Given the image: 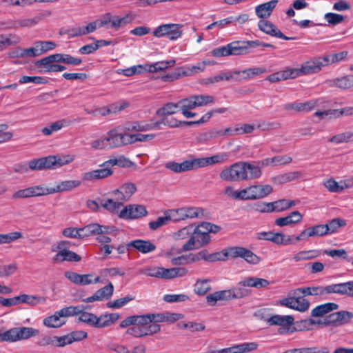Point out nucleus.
Returning a JSON list of instances; mask_svg holds the SVG:
<instances>
[{"label": "nucleus", "instance_id": "obj_1", "mask_svg": "<svg viewBox=\"0 0 353 353\" xmlns=\"http://www.w3.org/2000/svg\"><path fill=\"white\" fill-rule=\"evenodd\" d=\"M188 270L181 267L164 268L157 266H145L138 270L139 274H144L148 276L166 280L182 277L185 276Z\"/></svg>", "mask_w": 353, "mask_h": 353}, {"label": "nucleus", "instance_id": "obj_2", "mask_svg": "<svg viewBox=\"0 0 353 353\" xmlns=\"http://www.w3.org/2000/svg\"><path fill=\"white\" fill-rule=\"evenodd\" d=\"M210 241V236L204 230L201 225L194 227L192 234L190 239L182 245L181 248L178 250L177 253L180 254L183 252L192 251L199 249Z\"/></svg>", "mask_w": 353, "mask_h": 353}, {"label": "nucleus", "instance_id": "obj_3", "mask_svg": "<svg viewBox=\"0 0 353 353\" xmlns=\"http://www.w3.org/2000/svg\"><path fill=\"white\" fill-rule=\"evenodd\" d=\"M39 330L33 327H15L0 332V342L14 343L28 339L39 334Z\"/></svg>", "mask_w": 353, "mask_h": 353}, {"label": "nucleus", "instance_id": "obj_4", "mask_svg": "<svg viewBox=\"0 0 353 353\" xmlns=\"http://www.w3.org/2000/svg\"><path fill=\"white\" fill-rule=\"evenodd\" d=\"M220 178L229 182H239L248 180L244 161L236 162L223 169L219 174Z\"/></svg>", "mask_w": 353, "mask_h": 353}, {"label": "nucleus", "instance_id": "obj_5", "mask_svg": "<svg viewBox=\"0 0 353 353\" xmlns=\"http://www.w3.org/2000/svg\"><path fill=\"white\" fill-rule=\"evenodd\" d=\"M224 256L244 259L248 263L256 265L261 261V258L255 254L252 250L242 246L228 247L223 250Z\"/></svg>", "mask_w": 353, "mask_h": 353}, {"label": "nucleus", "instance_id": "obj_6", "mask_svg": "<svg viewBox=\"0 0 353 353\" xmlns=\"http://www.w3.org/2000/svg\"><path fill=\"white\" fill-rule=\"evenodd\" d=\"M352 318V312L342 310L326 316L323 321L320 320L317 323L323 324L325 326L339 327L350 323Z\"/></svg>", "mask_w": 353, "mask_h": 353}, {"label": "nucleus", "instance_id": "obj_7", "mask_svg": "<svg viewBox=\"0 0 353 353\" xmlns=\"http://www.w3.org/2000/svg\"><path fill=\"white\" fill-rule=\"evenodd\" d=\"M323 67H325V65L322 57L314 58L303 63L300 68H293L294 77L296 78L303 75L317 73Z\"/></svg>", "mask_w": 353, "mask_h": 353}, {"label": "nucleus", "instance_id": "obj_8", "mask_svg": "<svg viewBox=\"0 0 353 353\" xmlns=\"http://www.w3.org/2000/svg\"><path fill=\"white\" fill-rule=\"evenodd\" d=\"M129 137L130 134L123 133L117 127L108 132L105 141L107 142L108 148H118L130 145Z\"/></svg>", "mask_w": 353, "mask_h": 353}, {"label": "nucleus", "instance_id": "obj_9", "mask_svg": "<svg viewBox=\"0 0 353 353\" xmlns=\"http://www.w3.org/2000/svg\"><path fill=\"white\" fill-rule=\"evenodd\" d=\"M117 229L113 225H103L99 223H91L79 228L81 239L90 236L112 233Z\"/></svg>", "mask_w": 353, "mask_h": 353}, {"label": "nucleus", "instance_id": "obj_10", "mask_svg": "<svg viewBox=\"0 0 353 353\" xmlns=\"http://www.w3.org/2000/svg\"><path fill=\"white\" fill-rule=\"evenodd\" d=\"M182 26L176 23L163 24L157 27L153 32L156 37H168L170 40H176L182 34Z\"/></svg>", "mask_w": 353, "mask_h": 353}, {"label": "nucleus", "instance_id": "obj_11", "mask_svg": "<svg viewBox=\"0 0 353 353\" xmlns=\"http://www.w3.org/2000/svg\"><path fill=\"white\" fill-rule=\"evenodd\" d=\"M269 325H279L280 334L288 333L294 323V318L290 315L281 316L275 314L266 320Z\"/></svg>", "mask_w": 353, "mask_h": 353}, {"label": "nucleus", "instance_id": "obj_12", "mask_svg": "<svg viewBox=\"0 0 353 353\" xmlns=\"http://www.w3.org/2000/svg\"><path fill=\"white\" fill-rule=\"evenodd\" d=\"M108 161H106L100 165L101 168L88 172L83 174V179L84 181H94L107 178L111 176L113 170L110 165H108Z\"/></svg>", "mask_w": 353, "mask_h": 353}, {"label": "nucleus", "instance_id": "obj_13", "mask_svg": "<svg viewBox=\"0 0 353 353\" xmlns=\"http://www.w3.org/2000/svg\"><path fill=\"white\" fill-rule=\"evenodd\" d=\"M230 55H245L250 52L251 48L257 47V43L252 41H236L229 43Z\"/></svg>", "mask_w": 353, "mask_h": 353}, {"label": "nucleus", "instance_id": "obj_14", "mask_svg": "<svg viewBox=\"0 0 353 353\" xmlns=\"http://www.w3.org/2000/svg\"><path fill=\"white\" fill-rule=\"evenodd\" d=\"M148 214L146 208L142 205H129L119 213V217L125 219H139Z\"/></svg>", "mask_w": 353, "mask_h": 353}, {"label": "nucleus", "instance_id": "obj_15", "mask_svg": "<svg viewBox=\"0 0 353 353\" xmlns=\"http://www.w3.org/2000/svg\"><path fill=\"white\" fill-rule=\"evenodd\" d=\"M165 167L175 173H181L197 169L196 158H191L181 163L170 161L165 163Z\"/></svg>", "mask_w": 353, "mask_h": 353}, {"label": "nucleus", "instance_id": "obj_16", "mask_svg": "<svg viewBox=\"0 0 353 353\" xmlns=\"http://www.w3.org/2000/svg\"><path fill=\"white\" fill-rule=\"evenodd\" d=\"M229 157V153L221 152L209 157L196 158L197 169L217 163H223L228 161Z\"/></svg>", "mask_w": 353, "mask_h": 353}, {"label": "nucleus", "instance_id": "obj_17", "mask_svg": "<svg viewBox=\"0 0 353 353\" xmlns=\"http://www.w3.org/2000/svg\"><path fill=\"white\" fill-rule=\"evenodd\" d=\"M64 275L71 282L80 285H89L92 283H97L100 280L99 276H97L92 280V274H79L71 271H66Z\"/></svg>", "mask_w": 353, "mask_h": 353}, {"label": "nucleus", "instance_id": "obj_18", "mask_svg": "<svg viewBox=\"0 0 353 353\" xmlns=\"http://www.w3.org/2000/svg\"><path fill=\"white\" fill-rule=\"evenodd\" d=\"M259 28L272 37L283 39L285 40H292L294 37H288L284 35L272 23L269 21L260 20L258 23Z\"/></svg>", "mask_w": 353, "mask_h": 353}, {"label": "nucleus", "instance_id": "obj_19", "mask_svg": "<svg viewBox=\"0 0 353 353\" xmlns=\"http://www.w3.org/2000/svg\"><path fill=\"white\" fill-rule=\"evenodd\" d=\"M54 156H48L39 159H34L29 161V168L31 170H42L46 169H55Z\"/></svg>", "mask_w": 353, "mask_h": 353}, {"label": "nucleus", "instance_id": "obj_20", "mask_svg": "<svg viewBox=\"0 0 353 353\" xmlns=\"http://www.w3.org/2000/svg\"><path fill=\"white\" fill-rule=\"evenodd\" d=\"M114 292V286L112 283H109L105 287L98 290L92 296L83 300L85 303L94 301H100L109 299Z\"/></svg>", "mask_w": 353, "mask_h": 353}, {"label": "nucleus", "instance_id": "obj_21", "mask_svg": "<svg viewBox=\"0 0 353 353\" xmlns=\"http://www.w3.org/2000/svg\"><path fill=\"white\" fill-rule=\"evenodd\" d=\"M273 191L270 185L256 184L249 186V192L252 200L265 198Z\"/></svg>", "mask_w": 353, "mask_h": 353}, {"label": "nucleus", "instance_id": "obj_22", "mask_svg": "<svg viewBox=\"0 0 353 353\" xmlns=\"http://www.w3.org/2000/svg\"><path fill=\"white\" fill-rule=\"evenodd\" d=\"M152 323H174L176 321L181 319L183 317L181 314L179 313H170V312H162V313H150Z\"/></svg>", "mask_w": 353, "mask_h": 353}, {"label": "nucleus", "instance_id": "obj_23", "mask_svg": "<svg viewBox=\"0 0 353 353\" xmlns=\"http://www.w3.org/2000/svg\"><path fill=\"white\" fill-rule=\"evenodd\" d=\"M316 105V101L310 100L304 103L294 102L283 105V109L288 111L294 110L298 112H307Z\"/></svg>", "mask_w": 353, "mask_h": 353}, {"label": "nucleus", "instance_id": "obj_24", "mask_svg": "<svg viewBox=\"0 0 353 353\" xmlns=\"http://www.w3.org/2000/svg\"><path fill=\"white\" fill-rule=\"evenodd\" d=\"M303 215L297 210L293 211L286 216L275 219V224L279 227L295 225L301 221Z\"/></svg>", "mask_w": 353, "mask_h": 353}, {"label": "nucleus", "instance_id": "obj_25", "mask_svg": "<svg viewBox=\"0 0 353 353\" xmlns=\"http://www.w3.org/2000/svg\"><path fill=\"white\" fill-rule=\"evenodd\" d=\"M258 344L254 342L244 343L218 350L217 353H245L256 350Z\"/></svg>", "mask_w": 353, "mask_h": 353}, {"label": "nucleus", "instance_id": "obj_26", "mask_svg": "<svg viewBox=\"0 0 353 353\" xmlns=\"http://www.w3.org/2000/svg\"><path fill=\"white\" fill-rule=\"evenodd\" d=\"M136 185L132 183H126L121 185L119 189L112 192L117 196V199L120 201H128L132 195L136 192Z\"/></svg>", "mask_w": 353, "mask_h": 353}, {"label": "nucleus", "instance_id": "obj_27", "mask_svg": "<svg viewBox=\"0 0 353 353\" xmlns=\"http://www.w3.org/2000/svg\"><path fill=\"white\" fill-rule=\"evenodd\" d=\"M278 3V0H271L255 8L256 16L260 19L268 18Z\"/></svg>", "mask_w": 353, "mask_h": 353}, {"label": "nucleus", "instance_id": "obj_28", "mask_svg": "<svg viewBox=\"0 0 353 353\" xmlns=\"http://www.w3.org/2000/svg\"><path fill=\"white\" fill-rule=\"evenodd\" d=\"M128 248H134L141 253L145 254L151 252L156 249L154 244L150 241L137 239L132 241L127 244Z\"/></svg>", "mask_w": 353, "mask_h": 353}, {"label": "nucleus", "instance_id": "obj_29", "mask_svg": "<svg viewBox=\"0 0 353 353\" xmlns=\"http://www.w3.org/2000/svg\"><path fill=\"white\" fill-rule=\"evenodd\" d=\"M78 319L79 321L85 323L90 326L101 328V316H97L94 314L81 310Z\"/></svg>", "mask_w": 353, "mask_h": 353}, {"label": "nucleus", "instance_id": "obj_30", "mask_svg": "<svg viewBox=\"0 0 353 353\" xmlns=\"http://www.w3.org/2000/svg\"><path fill=\"white\" fill-rule=\"evenodd\" d=\"M231 299H232V290L217 291L206 296L207 303L210 305H215L218 301H227Z\"/></svg>", "mask_w": 353, "mask_h": 353}, {"label": "nucleus", "instance_id": "obj_31", "mask_svg": "<svg viewBox=\"0 0 353 353\" xmlns=\"http://www.w3.org/2000/svg\"><path fill=\"white\" fill-rule=\"evenodd\" d=\"M81 258L79 255L68 250H59L53 258V260L57 262H79L81 261Z\"/></svg>", "mask_w": 353, "mask_h": 353}, {"label": "nucleus", "instance_id": "obj_32", "mask_svg": "<svg viewBox=\"0 0 353 353\" xmlns=\"http://www.w3.org/2000/svg\"><path fill=\"white\" fill-rule=\"evenodd\" d=\"M289 79H294L293 68H287L285 70L274 72L267 77L266 80L274 83Z\"/></svg>", "mask_w": 353, "mask_h": 353}, {"label": "nucleus", "instance_id": "obj_33", "mask_svg": "<svg viewBox=\"0 0 353 353\" xmlns=\"http://www.w3.org/2000/svg\"><path fill=\"white\" fill-rule=\"evenodd\" d=\"M244 166L248 180L256 179L261 176L262 171L257 162L244 161Z\"/></svg>", "mask_w": 353, "mask_h": 353}, {"label": "nucleus", "instance_id": "obj_34", "mask_svg": "<svg viewBox=\"0 0 353 353\" xmlns=\"http://www.w3.org/2000/svg\"><path fill=\"white\" fill-rule=\"evenodd\" d=\"M79 180L63 181L58 183L56 186L52 188L51 192L57 193L65 191H70L81 185Z\"/></svg>", "mask_w": 353, "mask_h": 353}, {"label": "nucleus", "instance_id": "obj_35", "mask_svg": "<svg viewBox=\"0 0 353 353\" xmlns=\"http://www.w3.org/2000/svg\"><path fill=\"white\" fill-rule=\"evenodd\" d=\"M174 210H169L165 212V216H160L154 221H150L149 223V227L151 230H155L159 228L164 225L168 221L172 220L174 221H179V219L174 217Z\"/></svg>", "mask_w": 353, "mask_h": 353}, {"label": "nucleus", "instance_id": "obj_36", "mask_svg": "<svg viewBox=\"0 0 353 353\" xmlns=\"http://www.w3.org/2000/svg\"><path fill=\"white\" fill-rule=\"evenodd\" d=\"M240 74H241V72L237 71V70L230 72L229 73H221L219 75L208 78L206 80L205 83L206 84L214 83H217L220 81H230V80L241 81V79H238L237 77L234 76V75L239 76V75H240Z\"/></svg>", "mask_w": 353, "mask_h": 353}, {"label": "nucleus", "instance_id": "obj_37", "mask_svg": "<svg viewBox=\"0 0 353 353\" xmlns=\"http://www.w3.org/2000/svg\"><path fill=\"white\" fill-rule=\"evenodd\" d=\"M339 307V305L335 303H324L314 307L311 312V315L316 317L322 316L330 312L337 310Z\"/></svg>", "mask_w": 353, "mask_h": 353}, {"label": "nucleus", "instance_id": "obj_38", "mask_svg": "<svg viewBox=\"0 0 353 353\" xmlns=\"http://www.w3.org/2000/svg\"><path fill=\"white\" fill-rule=\"evenodd\" d=\"M201 211L199 208H181L177 210H174V217L180 219H185L186 218H194L199 216V212Z\"/></svg>", "mask_w": 353, "mask_h": 353}, {"label": "nucleus", "instance_id": "obj_39", "mask_svg": "<svg viewBox=\"0 0 353 353\" xmlns=\"http://www.w3.org/2000/svg\"><path fill=\"white\" fill-rule=\"evenodd\" d=\"M232 290V299H242L251 294L252 291L248 288V285L244 284V279L238 283L235 288Z\"/></svg>", "mask_w": 353, "mask_h": 353}, {"label": "nucleus", "instance_id": "obj_40", "mask_svg": "<svg viewBox=\"0 0 353 353\" xmlns=\"http://www.w3.org/2000/svg\"><path fill=\"white\" fill-rule=\"evenodd\" d=\"M134 19L135 14L132 12H129L123 17L115 15L114 20L112 21V29L118 30L121 27L132 22Z\"/></svg>", "mask_w": 353, "mask_h": 353}, {"label": "nucleus", "instance_id": "obj_41", "mask_svg": "<svg viewBox=\"0 0 353 353\" xmlns=\"http://www.w3.org/2000/svg\"><path fill=\"white\" fill-rule=\"evenodd\" d=\"M244 284L248 285V288H254L256 289L265 288L270 284V281L267 279L254 277V276H248L244 279Z\"/></svg>", "mask_w": 353, "mask_h": 353}, {"label": "nucleus", "instance_id": "obj_42", "mask_svg": "<svg viewBox=\"0 0 353 353\" xmlns=\"http://www.w3.org/2000/svg\"><path fill=\"white\" fill-rule=\"evenodd\" d=\"M326 83L331 87L335 86L343 90L348 89L353 85V81L347 76L327 80Z\"/></svg>", "mask_w": 353, "mask_h": 353}, {"label": "nucleus", "instance_id": "obj_43", "mask_svg": "<svg viewBox=\"0 0 353 353\" xmlns=\"http://www.w3.org/2000/svg\"><path fill=\"white\" fill-rule=\"evenodd\" d=\"M347 51H341L338 53L327 54L321 57L323 59V63L325 66H327L343 61L347 57Z\"/></svg>", "mask_w": 353, "mask_h": 353}, {"label": "nucleus", "instance_id": "obj_44", "mask_svg": "<svg viewBox=\"0 0 353 353\" xmlns=\"http://www.w3.org/2000/svg\"><path fill=\"white\" fill-rule=\"evenodd\" d=\"M257 238L260 240L272 241L277 245H281L282 243V233L281 232H261L257 233Z\"/></svg>", "mask_w": 353, "mask_h": 353}, {"label": "nucleus", "instance_id": "obj_45", "mask_svg": "<svg viewBox=\"0 0 353 353\" xmlns=\"http://www.w3.org/2000/svg\"><path fill=\"white\" fill-rule=\"evenodd\" d=\"M43 59L35 61L34 65L37 68H41L43 69L45 72H61L66 70V67L63 65L57 64L55 63H42Z\"/></svg>", "mask_w": 353, "mask_h": 353}, {"label": "nucleus", "instance_id": "obj_46", "mask_svg": "<svg viewBox=\"0 0 353 353\" xmlns=\"http://www.w3.org/2000/svg\"><path fill=\"white\" fill-rule=\"evenodd\" d=\"M179 108H181L179 101L177 103H168L163 107L158 109L156 114L160 117H167L177 112Z\"/></svg>", "mask_w": 353, "mask_h": 353}, {"label": "nucleus", "instance_id": "obj_47", "mask_svg": "<svg viewBox=\"0 0 353 353\" xmlns=\"http://www.w3.org/2000/svg\"><path fill=\"white\" fill-rule=\"evenodd\" d=\"M175 63L176 61L174 59L159 61L148 65V68L145 70L150 72H157L159 71H163L168 68H171L174 66Z\"/></svg>", "mask_w": 353, "mask_h": 353}, {"label": "nucleus", "instance_id": "obj_48", "mask_svg": "<svg viewBox=\"0 0 353 353\" xmlns=\"http://www.w3.org/2000/svg\"><path fill=\"white\" fill-rule=\"evenodd\" d=\"M59 311L56 312L54 314L45 318L43 321L44 325L52 328H59L65 323V322L61 319L62 316H59Z\"/></svg>", "mask_w": 353, "mask_h": 353}, {"label": "nucleus", "instance_id": "obj_49", "mask_svg": "<svg viewBox=\"0 0 353 353\" xmlns=\"http://www.w3.org/2000/svg\"><path fill=\"white\" fill-rule=\"evenodd\" d=\"M90 308L89 306H69L62 308L59 311V316L62 317L72 316L81 313V310Z\"/></svg>", "mask_w": 353, "mask_h": 353}, {"label": "nucleus", "instance_id": "obj_50", "mask_svg": "<svg viewBox=\"0 0 353 353\" xmlns=\"http://www.w3.org/2000/svg\"><path fill=\"white\" fill-rule=\"evenodd\" d=\"M43 299L41 297H38L32 295H28L26 294H21L17 296L14 297L15 305H19V303H28L31 305H34L40 302V301Z\"/></svg>", "mask_w": 353, "mask_h": 353}, {"label": "nucleus", "instance_id": "obj_51", "mask_svg": "<svg viewBox=\"0 0 353 353\" xmlns=\"http://www.w3.org/2000/svg\"><path fill=\"white\" fill-rule=\"evenodd\" d=\"M100 205L101 207L112 213H118L119 209L123 207V203L121 202L114 201L111 199H108L105 201L101 200Z\"/></svg>", "mask_w": 353, "mask_h": 353}, {"label": "nucleus", "instance_id": "obj_52", "mask_svg": "<svg viewBox=\"0 0 353 353\" xmlns=\"http://www.w3.org/2000/svg\"><path fill=\"white\" fill-rule=\"evenodd\" d=\"M329 294H337L347 296V282L329 285Z\"/></svg>", "mask_w": 353, "mask_h": 353}, {"label": "nucleus", "instance_id": "obj_53", "mask_svg": "<svg viewBox=\"0 0 353 353\" xmlns=\"http://www.w3.org/2000/svg\"><path fill=\"white\" fill-rule=\"evenodd\" d=\"M325 225H327V234H332L335 232L339 228L345 226L346 225V222L342 219L335 218L328 221Z\"/></svg>", "mask_w": 353, "mask_h": 353}, {"label": "nucleus", "instance_id": "obj_54", "mask_svg": "<svg viewBox=\"0 0 353 353\" xmlns=\"http://www.w3.org/2000/svg\"><path fill=\"white\" fill-rule=\"evenodd\" d=\"M120 317L117 313L105 314L101 315V328L110 327Z\"/></svg>", "mask_w": 353, "mask_h": 353}, {"label": "nucleus", "instance_id": "obj_55", "mask_svg": "<svg viewBox=\"0 0 353 353\" xmlns=\"http://www.w3.org/2000/svg\"><path fill=\"white\" fill-rule=\"evenodd\" d=\"M274 203L275 212H282L295 205L294 201L284 199L274 201Z\"/></svg>", "mask_w": 353, "mask_h": 353}, {"label": "nucleus", "instance_id": "obj_56", "mask_svg": "<svg viewBox=\"0 0 353 353\" xmlns=\"http://www.w3.org/2000/svg\"><path fill=\"white\" fill-rule=\"evenodd\" d=\"M241 73L244 74V76L241 77H238V79H250L255 75H259L263 73L266 72V69L263 67H259V68H248L245 69L243 71H240Z\"/></svg>", "mask_w": 353, "mask_h": 353}, {"label": "nucleus", "instance_id": "obj_57", "mask_svg": "<svg viewBox=\"0 0 353 353\" xmlns=\"http://www.w3.org/2000/svg\"><path fill=\"white\" fill-rule=\"evenodd\" d=\"M20 84H25L28 83H33L34 84H46L48 83V80L46 77L39 76H22L19 81Z\"/></svg>", "mask_w": 353, "mask_h": 353}, {"label": "nucleus", "instance_id": "obj_58", "mask_svg": "<svg viewBox=\"0 0 353 353\" xmlns=\"http://www.w3.org/2000/svg\"><path fill=\"white\" fill-rule=\"evenodd\" d=\"M115 15L112 14L110 12L105 13L101 17L97 20L98 26L99 28L105 27L107 29H112V21L114 20Z\"/></svg>", "mask_w": 353, "mask_h": 353}, {"label": "nucleus", "instance_id": "obj_59", "mask_svg": "<svg viewBox=\"0 0 353 353\" xmlns=\"http://www.w3.org/2000/svg\"><path fill=\"white\" fill-rule=\"evenodd\" d=\"M54 158L55 163V169L62 167L65 165H67L71 162H72L74 159V156L72 155H53Z\"/></svg>", "mask_w": 353, "mask_h": 353}, {"label": "nucleus", "instance_id": "obj_60", "mask_svg": "<svg viewBox=\"0 0 353 353\" xmlns=\"http://www.w3.org/2000/svg\"><path fill=\"white\" fill-rule=\"evenodd\" d=\"M23 237L20 232H14L8 234H0V244L9 243Z\"/></svg>", "mask_w": 353, "mask_h": 353}, {"label": "nucleus", "instance_id": "obj_61", "mask_svg": "<svg viewBox=\"0 0 353 353\" xmlns=\"http://www.w3.org/2000/svg\"><path fill=\"white\" fill-rule=\"evenodd\" d=\"M126 334L135 338H143L144 336H147L145 327L139 325H134L129 327L126 331Z\"/></svg>", "mask_w": 353, "mask_h": 353}, {"label": "nucleus", "instance_id": "obj_62", "mask_svg": "<svg viewBox=\"0 0 353 353\" xmlns=\"http://www.w3.org/2000/svg\"><path fill=\"white\" fill-rule=\"evenodd\" d=\"M66 54L57 53L49 55L43 58L42 63H63L65 62Z\"/></svg>", "mask_w": 353, "mask_h": 353}, {"label": "nucleus", "instance_id": "obj_63", "mask_svg": "<svg viewBox=\"0 0 353 353\" xmlns=\"http://www.w3.org/2000/svg\"><path fill=\"white\" fill-rule=\"evenodd\" d=\"M210 290L208 280L197 281L194 285V292L199 295H204Z\"/></svg>", "mask_w": 353, "mask_h": 353}, {"label": "nucleus", "instance_id": "obj_64", "mask_svg": "<svg viewBox=\"0 0 353 353\" xmlns=\"http://www.w3.org/2000/svg\"><path fill=\"white\" fill-rule=\"evenodd\" d=\"M292 353H328L327 348L319 350L316 347L294 348L291 350Z\"/></svg>", "mask_w": 353, "mask_h": 353}]
</instances>
